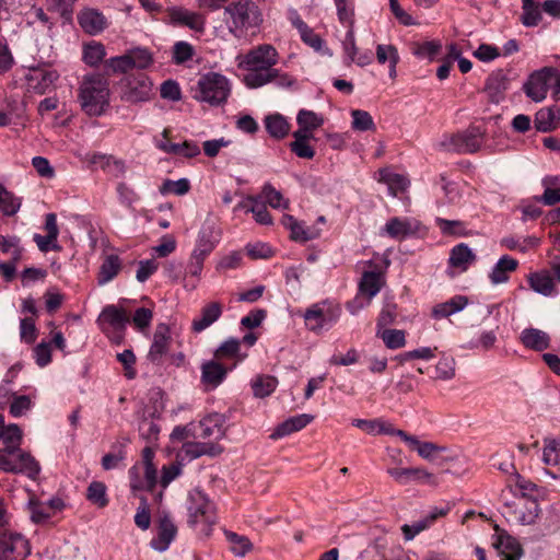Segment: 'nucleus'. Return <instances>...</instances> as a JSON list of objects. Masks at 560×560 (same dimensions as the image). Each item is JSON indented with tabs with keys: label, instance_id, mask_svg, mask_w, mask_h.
<instances>
[{
	"label": "nucleus",
	"instance_id": "f257e3e1",
	"mask_svg": "<svg viewBox=\"0 0 560 560\" xmlns=\"http://www.w3.org/2000/svg\"><path fill=\"white\" fill-rule=\"evenodd\" d=\"M279 52L270 44L258 45L238 58L237 66L245 71L243 82L248 89H259L270 83L279 88H290L295 79L276 68Z\"/></svg>",
	"mask_w": 560,
	"mask_h": 560
},
{
	"label": "nucleus",
	"instance_id": "f03ea898",
	"mask_svg": "<svg viewBox=\"0 0 560 560\" xmlns=\"http://www.w3.org/2000/svg\"><path fill=\"white\" fill-rule=\"evenodd\" d=\"M78 102L82 112L90 117H100L110 105L109 82L100 73L82 77L78 88Z\"/></svg>",
	"mask_w": 560,
	"mask_h": 560
},
{
	"label": "nucleus",
	"instance_id": "7ed1b4c3",
	"mask_svg": "<svg viewBox=\"0 0 560 560\" xmlns=\"http://www.w3.org/2000/svg\"><path fill=\"white\" fill-rule=\"evenodd\" d=\"M221 238L222 229L212 214H208L198 230L194 248L189 255L186 266L187 275L197 279L201 277L206 259L220 244Z\"/></svg>",
	"mask_w": 560,
	"mask_h": 560
},
{
	"label": "nucleus",
	"instance_id": "20e7f679",
	"mask_svg": "<svg viewBox=\"0 0 560 560\" xmlns=\"http://www.w3.org/2000/svg\"><path fill=\"white\" fill-rule=\"evenodd\" d=\"M262 21V12L253 1L238 0L224 8L225 25L235 38H244L249 33H255Z\"/></svg>",
	"mask_w": 560,
	"mask_h": 560
},
{
	"label": "nucleus",
	"instance_id": "39448f33",
	"mask_svg": "<svg viewBox=\"0 0 560 560\" xmlns=\"http://www.w3.org/2000/svg\"><path fill=\"white\" fill-rule=\"evenodd\" d=\"M187 523L203 537H209L218 523L217 506L201 490L192 489L187 498Z\"/></svg>",
	"mask_w": 560,
	"mask_h": 560
},
{
	"label": "nucleus",
	"instance_id": "423d86ee",
	"mask_svg": "<svg viewBox=\"0 0 560 560\" xmlns=\"http://www.w3.org/2000/svg\"><path fill=\"white\" fill-rule=\"evenodd\" d=\"M231 89V81L225 75L210 71L201 74L191 88V97L210 106H220L226 103Z\"/></svg>",
	"mask_w": 560,
	"mask_h": 560
},
{
	"label": "nucleus",
	"instance_id": "0eeeda50",
	"mask_svg": "<svg viewBox=\"0 0 560 560\" xmlns=\"http://www.w3.org/2000/svg\"><path fill=\"white\" fill-rule=\"evenodd\" d=\"M551 89L555 95L560 94V71L552 67H544L534 71L523 85V91L533 102L539 103L547 97Z\"/></svg>",
	"mask_w": 560,
	"mask_h": 560
},
{
	"label": "nucleus",
	"instance_id": "6e6552de",
	"mask_svg": "<svg viewBox=\"0 0 560 560\" xmlns=\"http://www.w3.org/2000/svg\"><path fill=\"white\" fill-rule=\"evenodd\" d=\"M341 315V307L331 300H323L312 304L303 314L305 326L313 332L331 328Z\"/></svg>",
	"mask_w": 560,
	"mask_h": 560
},
{
	"label": "nucleus",
	"instance_id": "1a4fd4ad",
	"mask_svg": "<svg viewBox=\"0 0 560 560\" xmlns=\"http://www.w3.org/2000/svg\"><path fill=\"white\" fill-rule=\"evenodd\" d=\"M120 98L130 104L149 102L153 95V81L144 73L129 74L119 82Z\"/></svg>",
	"mask_w": 560,
	"mask_h": 560
},
{
	"label": "nucleus",
	"instance_id": "9d476101",
	"mask_svg": "<svg viewBox=\"0 0 560 560\" xmlns=\"http://www.w3.org/2000/svg\"><path fill=\"white\" fill-rule=\"evenodd\" d=\"M96 323L109 339L119 341L129 323V316L124 308L109 304L102 310Z\"/></svg>",
	"mask_w": 560,
	"mask_h": 560
},
{
	"label": "nucleus",
	"instance_id": "9b49d317",
	"mask_svg": "<svg viewBox=\"0 0 560 560\" xmlns=\"http://www.w3.org/2000/svg\"><path fill=\"white\" fill-rule=\"evenodd\" d=\"M31 555L28 539L18 532H0V560H24Z\"/></svg>",
	"mask_w": 560,
	"mask_h": 560
},
{
	"label": "nucleus",
	"instance_id": "f8f14e48",
	"mask_svg": "<svg viewBox=\"0 0 560 560\" xmlns=\"http://www.w3.org/2000/svg\"><path fill=\"white\" fill-rule=\"evenodd\" d=\"M506 509L508 518L520 525H532L539 515V504L533 498H516Z\"/></svg>",
	"mask_w": 560,
	"mask_h": 560
},
{
	"label": "nucleus",
	"instance_id": "ddd939ff",
	"mask_svg": "<svg viewBox=\"0 0 560 560\" xmlns=\"http://www.w3.org/2000/svg\"><path fill=\"white\" fill-rule=\"evenodd\" d=\"M420 223L409 217H394L381 228L380 235L388 236L396 241L409 238L418 233Z\"/></svg>",
	"mask_w": 560,
	"mask_h": 560
},
{
	"label": "nucleus",
	"instance_id": "4468645a",
	"mask_svg": "<svg viewBox=\"0 0 560 560\" xmlns=\"http://www.w3.org/2000/svg\"><path fill=\"white\" fill-rule=\"evenodd\" d=\"M201 384L207 390H213L219 387L226 378L229 372L233 371V366L222 363L214 358L203 361L200 366Z\"/></svg>",
	"mask_w": 560,
	"mask_h": 560
},
{
	"label": "nucleus",
	"instance_id": "2eb2a0df",
	"mask_svg": "<svg viewBox=\"0 0 560 560\" xmlns=\"http://www.w3.org/2000/svg\"><path fill=\"white\" fill-rule=\"evenodd\" d=\"M386 472L399 485H408L411 481L425 483L429 486H436L438 480L424 468L410 467V468H397L389 467Z\"/></svg>",
	"mask_w": 560,
	"mask_h": 560
},
{
	"label": "nucleus",
	"instance_id": "dca6fc26",
	"mask_svg": "<svg viewBox=\"0 0 560 560\" xmlns=\"http://www.w3.org/2000/svg\"><path fill=\"white\" fill-rule=\"evenodd\" d=\"M176 534L177 528L170 515L166 513L160 514L156 527V536L151 539L150 546L154 550L163 552L168 549Z\"/></svg>",
	"mask_w": 560,
	"mask_h": 560
},
{
	"label": "nucleus",
	"instance_id": "f3484780",
	"mask_svg": "<svg viewBox=\"0 0 560 560\" xmlns=\"http://www.w3.org/2000/svg\"><path fill=\"white\" fill-rule=\"evenodd\" d=\"M59 79V73L51 69H34L26 75L27 91L35 94L47 93Z\"/></svg>",
	"mask_w": 560,
	"mask_h": 560
},
{
	"label": "nucleus",
	"instance_id": "a211bd4d",
	"mask_svg": "<svg viewBox=\"0 0 560 560\" xmlns=\"http://www.w3.org/2000/svg\"><path fill=\"white\" fill-rule=\"evenodd\" d=\"M247 357L248 354L241 350V341L236 338L224 340L213 353L215 360L228 364V366H233V370Z\"/></svg>",
	"mask_w": 560,
	"mask_h": 560
},
{
	"label": "nucleus",
	"instance_id": "6ab92c4d",
	"mask_svg": "<svg viewBox=\"0 0 560 560\" xmlns=\"http://www.w3.org/2000/svg\"><path fill=\"white\" fill-rule=\"evenodd\" d=\"M476 254L465 243L454 246L450 253L448 268L450 275L455 276L467 271L476 261Z\"/></svg>",
	"mask_w": 560,
	"mask_h": 560
},
{
	"label": "nucleus",
	"instance_id": "aec40b11",
	"mask_svg": "<svg viewBox=\"0 0 560 560\" xmlns=\"http://www.w3.org/2000/svg\"><path fill=\"white\" fill-rule=\"evenodd\" d=\"M482 145V137L478 129H471L463 133L454 135L447 150L458 153H474Z\"/></svg>",
	"mask_w": 560,
	"mask_h": 560
},
{
	"label": "nucleus",
	"instance_id": "412c9836",
	"mask_svg": "<svg viewBox=\"0 0 560 560\" xmlns=\"http://www.w3.org/2000/svg\"><path fill=\"white\" fill-rule=\"evenodd\" d=\"M225 418L223 415L214 412L205 417L197 427L195 435L201 439L218 441L223 438Z\"/></svg>",
	"mask_w": 560,
	"mask_h": 560
},
{
	"label": "nucleus",
	"instance_id": "4be33fe9",
	"mask_svg": "<svg viewBox=\"0 0 560 560\" xmlns=\"http://www.w3.org/2000/svg\"><path fill=\"white\" fill-rule=\"evenodd\" d=\"M130 487L132 490L152 489L158 480L154 465H133L129 469Z\"/></svg>",
	"mask_w": 560,
	"mask_h": 560
},
{
	"label": "nucleus",
	"instance_id": "5701e85b",
	"mask_svg": "<svg viewBox=\"0 0 560 560\" xmlns=\"http://www.w3.org/2000/svg\"><path fill=\"white\" fill-rule=\"evenodd\" d=\"M282 225L290 231V237L295 242L305 243L315 240L320 235V229L317 226H307L304 222L298 221L290 214H284L281 219Z\"/></svg>",
	"mask_w": 560,
	"mask_h": 560
},
{
	"label": "nucleus",
	"instance_id": "b1692460",
	"mask_svg": "<svg viewBox=\"0 0 560 560\" xmlns=\"http://www.w3.org/2000/svg\"><path fill=\"white\" fill-rule=\"evenodd\" d=\"M527 282L529 288L546 298H555L559 294L556 281L552 278L550 271L539 270L530 272L527 276Z\"/></svg>",
	"mask_w": 560,
	"mask_h": 560
},
{
	"label": "nucleus",
	"instance_id": "393cba45",
	"mask_svg": "<svg viewBox=\"0 0 560 560\" xmlns=\"http://www.w3.org/2000/svg\"><path fill=\"white\" fill-rule=\"evenodd\" d=\"M173 24L186 26L195 32L202 33L206 26V18L198 13L184 8H173L168 13Z\"/></svg>",
	"mask_w": 560,
	"mask_h": 560
},
{
	"label": "nucleus",
	"instance_id": "a878e982",
	"mask_svg": "<svg viewBox=\"0 0 560 560\" xmlns=\"http://www.w3.org/2000/svg\"><path fill=\"white\" fill-rule=\"evenodd\" d=\"M171 342V329L167 324H158L153 334L152 343L148 352V359L151 362H160L166 354Z\"/></svg>",
	"mask_w": 560,
	"mask_h": 560
},
{
	"label": "nucleus",
	"instance_id": "bb28decb",
	"mask_svg": "<svg viewBox=\"0 0 560 560\" xmlns=\"http://www.w3.org/2000/svg\"><path fill=\"white\" fill-rule=\"evenodd\" d=\"M520 341L526 349L541 352L550 347L551 338L541 329L528 327L521 331Z\"/></svg>",
	"mask_w": 560,
	"mask_h": 560
},
{
	"label": "nucleus",
	"instance_id": "cd10ccee",
	"mask_svg": "<svg viewBox=\"0 0 560 560\" xmlns=\"http://www.w3.org/2000/svg\"><path fill=\"white\" fill-rule=\"evenodd\" d=\"M12 466L16 467L12 472L25 475L33 480L36 479L40 472L39 463L31 454L22 451L20 447H15Z\"/></svg>",
	"mask_w": 560,
	"mask_h": 560
},
{
	"label": "nucleus",
	"instance_id": "c85d7f7f",
	"mask_svg": "<svg viewBox=\"0 0 560 560\" xmlns=\"http://www.w3.org/2000/svg\"><path fill=\"white\" fill-rule=\"evenodd\" d=\"M244 209L246 212H249L254 215V219L257 223L262 225L272 224V218L267 210L266 203L257 196H248L240 202L235 210Z\"/></svg>",
	"mask_w": 560,
	"mask_h": 560
},
{
	"label": "nucleus",
	"instance_id": "c756f323",
	"mask_svg": "<svg viewBox=\"0 0 560 560\" xmlns=\"http://www.w3.org/2000/svg\"><path fill=\"white\" fill-rule=\"evenodd\" d=\"M560 122V107L552 105L540 108L534 118V127L539 132H550Z\"/></svg>",
	"mask_w": 560,
	"mask_h": 560
},
{
	"label": "nucleus",
	"instance_id": "7c9ffc66",
	"mask_svg": "<svg viewBox=\"0 0 560 560\" xmlns=\"http://www.w3.org/2000/svg\"><path fill=\"white\" fill-rule=\"evenodd\" d=\"M78 21L83 31L90 35L100 34L107 26L105 16L96 9L83 10L79 14Z\"/></svg>",
	"mask_w": 560,
	"mask_h": 560
},
{
	"label": "nucleus",
	"instance_id": "2f4dec72",
	"mask_svg": "<svg viewBox=\"0 0 560 560\" xmlns=\"http://www.w3.org/2000/svg\"><path fill=\"white\" fill-rule=\"evenodd\" d=\"M376 60L380 65H387L388 75L392 80L397 78V65L400 56L396 46L392 44H378L375 47Z\"/></svg>",
	"mask_w": 560,
	"mask_h": 560
},
{
	"label": "nucleus",
	"instance_id": "473e14b6",
	"mask_svg": "<svg viewBox=\"0 0 560 560\" xmlns=\"http://www.w3.org/2000/svg\"><path fill=\"white\" fill-rule=\"evenodd\" d=\"M377 180L385 184L388 192L394 197L405 191L409 186V180L405 175L395 173L389 167L378 171Z\"/></svg>",
	"mask_w": 560,
	"mask_h": 560
},
{
	"label": "nucleus",
	"instance_id": "72a5a7b5",
	"mask_svg": "<svg viewBox=\"0 0 560 560\" xmlns=\"http://www.w3.org/2000/svg\"><path fill=\"white\" fill-rule=\"evenodd\" d=\"M518 261L509 255H503L489 273L490 282L494 285L509 281V275L516 270Z\"/></svg>",
	"mask_w": 560,
	"mask_h": 560
},
{
	"label": "nucleus",
	"instance_id": "f704fd0d",
	"mask_svg": "<svg viewBox=\"0 0 560 560\" xmlns=\"http://www.w3.org/2000/svg\"><path fill=\"white\" fill-rule=\"evenodd\" d=\"M222 314V306L218 302H211L202 307L198 317L192 320L191 327L195 332H201L213 323H215Z\"/></svg>",
	"mask_w": 560,
	"mask_h": 560
},
{
	"label": "nucleus",
	"instance_id": "c9c22d12",
	"mask_svg": "<svg viewBox=\"0 0 560 560\" xmlns=\"http://www.w3.org/2000/svg\"><path fill=\"white\" fill-rule=\"evenodd\" d=\"M313 420V416L307 413L296 415L290 417L280 423L271 434L272 439H280L291 433L298 432L304 429Z\"/></svg>",
	"mask_w": 560,
	"mask_h": 560
},
{
	"label": "nucleus",
	"instance_id": "e433bc0d",
	"mask_svg": "<svg viewBox=\"0 0 560 560\" xmlns=\"http://www.w3.org/2000/svg\"><path fill=\"white\" fill-rule=\"evenodd\" d=\"M264 124L269 136L277 140L285 138L291 130V124L287 117L279 113L267 115L264 119Z\"/></svg>",
	"mask_w": 560,
	"mask_h": 560
},
{
	"label": "nucleus",
	"instance_id": "4c0bfd02",
	"mask_svg": "<svg viewBox=\"0 0 560 560\" xmlns=\"http://www.w3.org/2000/svg\"><path fill=\"white\" fill-rule=\"evenodd\" d=\"M384 284V276L381 271L368 270L364 271L359 282V292L373 299L378 294Z\"/></svg>",
	"mask_w": 560,
	"mask_h": 560
},
{
	"label": "nucleus",
	"instance_id": "58836bf2",
	"mask_svg": "<svg viewBox=\"0 0 560 560\" xmlns=\"http://www.w3.org/2000/svg\"><path fill=\"white\" fill-rule=\"evenodd\" d=\"M467 305V296L455 295L452 299L433 306L431 314L435 319H441L463 311Z\"/></svg>",
	"mask_w": 560,
	"mask_h": 560
},
{
	"label": "nucleus",
	"instance_id": "ea45409f",
	"mask_svg": "<svg viewBox=\"0 0 560 560\" xmlns=\"http://www.w3.org/2000/svg\"><path fill=\"white\" fill-rule=\"evenodd\" d=\"M501 560H520L523 550L516 538L510 535H501L495 544Z\"/></svg>",
	"mask_w": 560,
	"mask_h": 560
},
{
	"label": "nucleus",
	"instance_id": "a19ab883",
	"mask_svg": "<svg viewBox=\"0 0 560 560\" xmlns=\"http://www.w3.org/2000/svg\"><path fill=\"white\" fill-rule=\"evenodd\" d=\"M121 269V260L118 255H107L98 270L97 283L104 285L117 277Z\"/></svg>",
	"mask_w": 560,
	"mask_h": 560
},
{
	"label": "nucleus",
	"instance_id": "79ce46f5",
	"mask_svg": "<svg viewBox=\"0 0 560 560\" xmlns=\"http://www.w3.org/2000/svg\"><path fill=\"white\" fill-rule=\"evenodd\" d=\"M352 425L365 431L368 434H387L392 435L394 432V425L382 418L366 420V419H353Z\"/></svg>",
	"mask_w": 560,
	"mask_h": 560
},
{
	"label": "nucleus",
	"instance_id": "37998d69",
	"mask_svg": "<svg viewBox=\"0 0 560 560\" xmlns=\"http://www.w3.org/2000/svg\"><path fill=\"white\" fill-rule=\"evenodd\" d=\"M23 199L20 196H16L13 191L9 190L1 182H0V212L5 217L15 215L21 207Z\"/></svg>",
	"mask_w": 560,
	"mask_h": 560
},
{
	"label": "nucleus",
	"instance_id": "c03bdc74",
	"mask_svg": "<svg viewBox=\"0 0 560 560\" xmlns=\"http://www.w3.org/2000/svg\"><path fill=\"white\" fill-rule=\"evenodd\" d=\"M441 50L442 43L438 39L418 42L415 43L411 48L413 56H416L418 59L428 60L429 62L434 61L440 55Z\"/></svg>",
	"mask_w": 560,
	"mask_h": 560
},
{
	"label": "nucleus",
	"instance_id": "a18cd8bd",
	"mask_svg": "<svg viewBox=\"0 0 560 560\" xmlns=\"http://www.w3.org/2000/svg\"><path fill=\"white\" fill-rule=\"evenodd\" d=\"M36 394H12L9 412L13 418H21L30 412L35 405Z\"/></svg>",
	"mask_w": 560,
	"mask_h": 560
},
{
	"label": "nucleus",
	"instance_id": "49530a36",
	"mask_svg": "<svg viewBox=\"0 0 560 560\" xmlns=\"http://www.w3.org/2000/svg\"><path fill=\"white\" fill-rule=\"evenodd\" d=\"M106 57L105 46L96 40L85 43L82 48V60L90 67H97Z\"/></svg>",
	"mask_w": 560,
	"mask_h": 560
},
{
	"label": "nucleus",
	"instance_id": "de8ad7c7",
	"mask_svg": "<svg viewBox=\"0 0 560 560\" xmlns=\"http://www.w3.org/2000/svg\"><path fill=\"white\" fill-rule=\"evenodd\" d=\"M273 209H288L289 200L283 197L281 191L277 190L271 184H265L260 194L257 196Z\"/></svg>",
	"mask_w": 560,
	"mask_h": 560
},
{
	"label": "nucleus",
	"instance_id": "09e8293b",
	"mask_svg": "<svg viewBox=\"0 0 560 560\" xmlns=\"http://www.w3.org/2000/svg\"><path fill=\"white\" fill-rule=\"evenodd\" d=\"M541 460L547 466H560V439H544Z\"/></svg>",
	"mask_w": 560,
	"mask_h": 560
},
{
	"label": "nucleus",
	"instance_id": "8fccbe9b",
	"mask_svg": "<svg viewBox=\"0 0 560 560\" xmlns=\"http://www.w3.org/2000/svg\"><path fill=\"white\" fill-rule=\"evenodd\" d=\"M128 55L131 66L137 70L148 69L153 63V55L145 47H133L126 51Z\"/></svg>",
	"mask_w": 560,
	"mask_h": 560
},
{
	"label": "nucleus",
	"instance_id": "3c124183",
	"mask_svg": "<svg viewBox=\"0 0 560 560\" xmlns=\"http://www.w3.org/2000/svg\"><path fill=\"white\" fill-rule=\"evenodd\" d=\"M277 386L278 380L271 375H258L252 381L253 393L259 398L271 395Z\"/></svg>",
	"mask_w": 560,
	"mask_h": 560
},
{
	"label": "nucleus",
	"instance_id": "603ef678",
	"mask_svg": "<svg viewBox=\"0 0 560 560\" xmlns=\"http://www.w3.org/2000/svg\"><path fill=\"white\" fill-rule=\"evenodd\" d=\"M26 506L30 512L31 521L35 524L45 523L52 517L47 504L39 501L35 495L28 499Z\"/></svg>",
	"mask_w": 560,
	"mask_h": 560
},
{
	"label": "nucleus",
	"instance_id": "864d4df0",
	"mask_svg": "<svg viewBox=\"0 0 560 560\" xmlns=\"http://www.w3.org/2000/svg\"><path fill=\"white\" fill-rule=\"evenodd\" d=\"M541 11L542 7L540 8L539 4L534 3L533 0H525V2H522L521 21L523 25L527 27L537 26L542 19Z\"/></svg>",
	"mask_w": 560,
	"mask_h": 560
},
{
	"label": "nucleus",
	"instance_id": "5fc2aeb1",
	"mask_svg": "<svg viewBox=\"0 0 560 560\" xmlns=\"http://www.w3.org/2000/svg\"><path fill=\"white\" fill-rule=\"evenodd\" d=\"M376 336L383 340L388 349H399L406 345V334L400 329H377Z\"/></svg>",
	"mask_w": 560,
	"mask_h": 560
},
{
	"label": "nucleus",
	"instance_id": "6e6d98bb",
	"mask_svg": "<svg viewBox=\"0 0 560 560\" xmlns=\"http://www.w3.org/2000/svg\"><path fill=\"white\" fill-rule=\"evenodd\" d=\"M225 537L230 544L231 552L236 557H244L253 548L252 542L246 536L226 530Z\"/></svg>",
	"mask_w": 560,
	"mask_h": 560
},
{
	"label": "nucleus",
	"instance_id": "4d7b16f0",
	"mask_svg": "<svg viewBox=\"0 0 560 560\" xmlns=\"http://www.w3.org/2000/svg\"><path fill=\"white\" fill-rule=\"evenodd\" d=\"M300 37L304 44L313 48L315 51L320 52L323 55L331 56V51L326 47L325 40L314 32L308 25L302 30L300 33Z\"/></svg>",
	"mask_w": 560,
	"mask_h": 560
},
{
	"label": "nucleus",
	"instance_id": "13d9d810",
	"mask_svg": "<svg viewBox=\"0 0 560 560\" xmlns=\"http://www.w3.org/2000/svg\"><path fill=\"white\" fill-rule=\"evenodd\" d=\"M86 499L97 508H105L108 504L107 488L104 482L92 481L86 490Z\"/></svg>",
	"mask_w": 560,
	"mask_h": 560
},
{
	"label": "nucleus",
	"instance_id": "bf43d9fd",
	"mask_svg": "<svg viewBox=\"0 0 560 560\" xmlns=\"http://www.w3.org/2000/svg\"><path fill=\"white\" fill-rule=\"evenodd\" d=\"M0 252L11 255V259L19 261L22 258L23 247L21 240L15 235L0 234Z\"/></svg>",
	"mask_w": 560,
	"mask_h": 560
},
{
	"label": "nucleus",
	"instance_id": "052dcab7",
	"mask_svg": "<svg viewBox=\"0 0 560 560\" xmlns=\"http://www.w3.org/2000/svg\"><path fill=\"white\" fill-rule=\"evenodd\" d=\"M325 122L323 115L308 109H300L296 115V124L299 127L316 130Z\"/></svg>",
	"mask_w": 560,
	"mask_h": 560
},
{
	"label": "nucleus",
	"instance_id": "680f3d73",
	"mask_svg": "<svg viewBox=\"0 0 560 560\" xmlns=\"http://www.w3.org/2000/svg\"><path fill=\"white\" fill-rule=\"evenodd\" d=\"M497 342V334L493 330H483L475 339L469 340L463 348L468 350L481 349L489 350L493 348Z\"/></svg>",
	"mask_w": 560,
	"mask_h": 560
},
{
	"label": "nucleus",
	"instance_id": "e2e57ef3",
	"mask_svg": "<svg viewBox=\"0 0 560 560\" xmlns=\"http://www.w3.org/2000/svg\"><path fill=\"white\" fill-rule=\"evenodd\" d=\"M351 116H352L351 127L353 130L368 131V130L375 129L374 120H373L372 116L366 110L353 109L351 112Z\"/></svg>",
	"mask_w": 560,
	"mask_h": 560
},
{
	"label": "nucleus",
	"instance_id": "0e129e2a",
	"mask_svg": "<svg viewBox=\"0 0 560 560\" xmlns=\"http://www.w3.org/2000/svg\"><path fill=\"white\" fill-rule=\"evenodd\" d=\"M105 67L108 71L115 74H122L133 70L130 59L126 52L107 59L105 61Z\"/></svg>",
	"mask_w": 560,
	"mask_h": 560
},
{
	"label": "nucleus",
	"instance_id": "69168bd1",
	"mask_svg": "<svg viewBox=\"0 0 560 560\" xmlns=\"http://www.w3.org/2000/svg\"><path fill=\"white\" fill-rule=\"evenodd\" d=\"M182 451L186 456L197 458L206 454H214V445L201 442H186Z\"/></svg>",
	"mask_w": 560,
	"mask_h": 560
},
{
	"label": "nucleus",
	"instance_id": "338daca9",
	"mask_svg": "<svg viewBox=\"0 0 560 560\" xmlns=\"http://www.w3.org/2000/svg\"><path fill=\"white\" fill-rule=\"evenodd\" d=\"M52 347L49 341H40L33 349V358L39 368H45L51 362Z\"/></svg>",
	"mask_w": 560,
	"mask_h": 560
},
{
	"label": "nucleus",
	"instance_id": "774afa93",
	"mask_svg": "<svg viewBox=\"0 0 560 560\" xmlns=\"http://www.w3.org/2000/svg\"><path fill=\"white\" fill-rule=\"evenodd\" d=\"M20 338L27 345L35 342L37 338V328L33 317H24L20 319Z\"/></svg>",
	"mask_w": 560,
	"mask_h": 560
}]
</instances>
